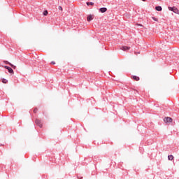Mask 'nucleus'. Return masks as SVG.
<instances>
[{"label": "nucleus", "mask_w": 179, "mask_h": 179, "mask_svg": "<svg viewBox=\"0 0 179 179\" xmlns=\"http://www.w3.org/2000/svg\"><path fill=\"white\" fill-rule=\"evenodd\" d=\"M35 123L36 124V125H38V127H39L40 128H43V123H41V120L36 119L35 121Z\"/></svg>", "instance_id": "f257e3e1"}, {"label": "nucleus", "mask_w": 179, "mask_h": 179, "mask_svg": "<svg viewBox=\"0 0 179 179\" xmlns=\"http://www.w3.org/2000/svg\"><path fill=\"white\" fill-rule=\"evenodd\" d=\"M164 121L166 122V124H167L168 122H173V118L169 117H166L164 119Z\"/></svg>", "instance_id": "f03ea898"}, {"label": "nucleus", "mask_w": 179, "mask_h": 179, "mask_svg": "<svg viewBox=\"0 0 179 179\" xmlns=\"http://www.w3.org/2000/svg\"><path fill=\"white\" fill-rule=\"evenodd\" d=\"M4 68H5L6 69H8L9 73H14L13 69H12V68H10V67H9V66H5Z\"/></svg>", "instance_id": "7ed1b4c3"}, {"label": "nucleus", "mask_w": 179, "mask_h": 179, "mask_svg": "<svg viewBox=\"0 0 179 179\" xmlns=\"http://www.w3.org/2000/svg\"><path fill=\"white\" fill-rule=\"evenodd\" d=\"M94 18V15H90L87 16V22H91V20H93V19Z\"/></svg>", "instance_id": "20e7f679"}, {"label": "nucleus", "mask_w": 179, "mask_h": 179, "mask_svg": "<svg viewBox=\"0 0 179 179\" xmlns=\"http://www.w3.org/2000/svg\"><path fill=\"white\" fill-rule=\"evenodd\" d=\"M4 64H6L7 65H10V66H12L13 68V69H16V66L12 64L10 62H9L8 61H4Z\"/></svg>", "instance_id": "39448f33"}, {"label": "nucleus", "mask_w": 179, "mask_h": 179, "mask_svg": "<svg viewBox=\"0 0 179 179\" xmlns=\"http://www.w3.org/2000/svg\"><path fill=\"white\" fill-rule=\"evenodd\" d=\"M121 50H122V51H127L128 50H131V47L129 46H122L121 48Z\"/></svg>", "instance_id": "423d86ee"}, {"label": "nucleus", "mask_w": 179, "mask_h": 179, "mask_svg": "<svg viewBox=\"0 0 179 179\" xmlns=\"http://www.w3.org/2000/svg\"><path fill=\"white\" fill-rule=\"evenodd\" d=\"M99 11H100V13H105V12H107V8H101L100 9H99Z\"/></svg>", "instance_id": "0eeeda50"}, {"label": "nucleus", "mask_w": 179, "mask_h": 179, "mask_svg": "<svg viewBox=\"0 0 179 179\" xmlns=\"http://www.w3.org/2000/svg\"><path fill=\"white\" fill-rule=\"evenodd\" d=\"M132 79H134V80H136V82H138V80H139V77L136 76H133Z\"/></svg>", "instance_id": "6e6552de"}, {"label": "nucleus", "mask_w": 179, "mask_h": 179, "mask_svg": "<svg viewBox=\"0 0 179 179\" xmlns=\"http://www.w3.org/2000/svg\"><path fill=\"white\" fill-rule=\"evenodd\" d=\"M156 10H158V12H162V6H156L155 7Z\"/></svg>", "instance_id": "1a4fd4ad"}, {"label": "nucleus", "mask_w": 179, "mask_h": 179, "mask_svg": "<svg viewBox=\"0 0 179 179\" xmlns=\"http://www.w3.org/2000/svg\"><path fill=\"white\" fill-rule=\"evenodd\" d=\"M174 159V156H173V155H169L168 156V159L169 160H173Z\"/></svg>", "instance_id": "9d476101"}, {"label": "nucleus", "mask_w": 179, "mask_h": 179, "mask_svg": "<svg viewBox=\"0 0 179 179\" xmlns=\"http://www.w3.org/2000/svg\"><path fill=\"white\" fill-rule=\"evenodd\" d=\"M87 6L91 5L92 6H93V5H94V3H93V2H87Z\"/></svg>", "instance_id": "9b49d317"}, {"label": "nucleus", "mask_w": 179, "mask_h": 179, "mask_svg": "<svg viewBox=\"0 0 179 179\" xmlns=\"http://www.w3.org/2000/svg\"><path fill=\"white\" fill-rule=\"evenodd\" d=\"M2 83H8V80L5 79V78H3L2 79Z\"/></svg>", "instance_id": "f8f14e48"}, {"label": "nucleus", "mask_w": 179, "mask_h": 179, "mask_svg": "<svg viewBox=\"0 0 179 179\" xmlns=\"http://www.w3.org/2000/svg\"><path fill=\"white\" fill-rule=\"evenodd\" d=\"M43 15L44 16H47V15H48V10L43 11Z\"/></svg>", "instance_id": "ddd939ff"}, {"label": "nucleus", "mask_w": 179, "mask_h": 179, "mask_svg": "<svg viewBox=\"0 0 179 179\" xmlns=\"http://www.w3.org/2000/svg\"><path fill=\"white\" fill-rule=\"evenodd\" d=\"M37 111H38V109L37 108H36L34 110V113L36 114L37 113Z\"/></svg>", "instance_id": "4468645a"}, {"label": "nucleus", "mask_w": 179, "mask_h": 179, "mask_svg": "<svg viewBox=\"0 0 179 179\" xmlns=\"http://www.w3.org/2000/svg\"><path fill=\"white\" fill-rule=\"evenodd\" d=\"M152 20H155V22H157V18L152 17Z\"/></svg>", "instance_id": "2eb2a0df"}, {"label": "nucleus", "mask_w": 179, "mask_h": 179, "mask_svg": "<svg viewBox=\"0 0 179 179\" xmlns=\"http://www.w3.org/2000/svg\"><path fill=\"white\" fill-rule=\"evenodd\" d=\"M58 9H59V10H61L62 12V6H59Z\"/></svg>", "instance_id": "dca6fc26"}, {"label": "nucleus", "mask_w": 179, "mask_h": 179, "mask_svg": "<svg viewBox=\"0 0 179 179\" xmlns=\"http://www.w3.org/2000/svg\"><path fill=\"white\" fill-rule=\"evenodd\" d=\"M170 10H174V8H170Z\"/></svg>", "instance_id": "f3484780"}, {"label": "nucleus", "mask_w": 179, "mask_h": 179, "mask_svg": "<svg viewBox=\"0 0 179 179\" xmlns=\"http://www.w3.org/2000/svg\"><path fill=\"white\" fill-rule=\"evenodd\" d=\"M51 64H52V65H55V62H52Z\"/></svg>", "instance_id": "a211bd4d"}, {"label": "nucleus", "mask_w": 179, "mask_h": 179, "mask_svg": "<svg viewBox=\"0 0 179 179\" xmlns=\"http://www.w3.org/2000/svg\"><path fill=\"white\" fill-rule=\"evenodd\" d=\"M143 2H145L146 0H142Z\"/></svg>", "instance_id": "6ab92c4d"}, {"label": "nucleus", "mask_w": 179, "mask_h": 179, "mask_svg": "<svg viewBox=\"0 0 179 179\" xmlns=\"http://www.w3.org/2000/svg\"><path fill=\"white\" fill-rule=\"evenodd\" d=\"M138 26H142L141 24H138Z\"/></svg>", "instance_id": "aec40b11"}, {"label": "nucleus", "mask_w": 179, "mask_h": 179, "mask_svg": "<svg viewBox=\"0 0 179 179\" xmlns=\"http://www.w3.org/2000/svg\"><path fill=\"white\" fill-rule=\"evenodd\" d=\"M158 1H162V0H158Z\"/></svg>", "instance_id": "412c9836"}]
</instances>
